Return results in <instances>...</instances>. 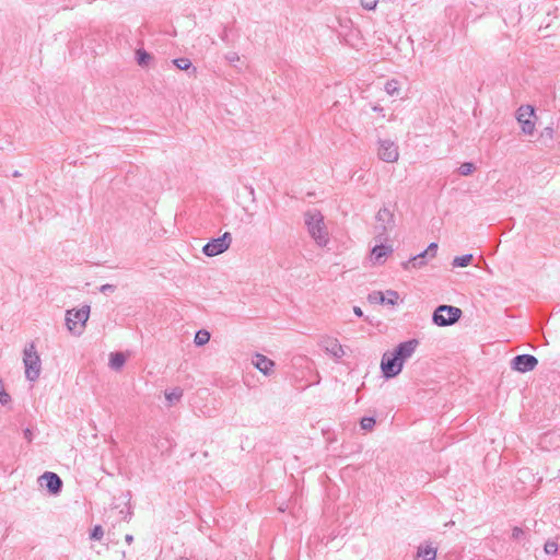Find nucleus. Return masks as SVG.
<instances>
[{"instance_id":"nucleus-1","label":"nucleus","mask_w":560,"mask_h":560,"mask_svg":"<svg viewBox=\"0 0 560 560\" xmlns=\"http://www.w3.org/2000/svg\"><path fill=\"white\" fill-rule=\"evenodd\" d=\"M305 224L312 238L319 245L328 243V232L323 214L317 210H310L304 214Z\"/></svg>"},{"instance_id":"nucleus-2","label":"nucleus","mask_w":560,"mask_h":560,"mask_svg":"<svg viewBox=\"0 0 560 560\" xmlns=\"http://www.w3.org/2000/svg\"><path fill=\"white\" fill-rule=\"evenodd\" d=\"M90 317V306L83 305L80 308H71L66 312V326L73 336H81Z\"/></svg>"},{"instance_id":"nucleus-3","label":"nucleus","mask_w":560,"mask_h":560,"mask_svg":"<svg viewBox=\"0 0 560 560\" xmlns=\"http://www.w3.org/2000/svg\"><path fill=\"white\" fill-rule=\"evenodd\" d=\"M23 363L26 380L30 382L37 381L42 372V360L34 343H30L24 348Z\"/></svg>"},{"instance_id":"nucleus-4","label":"nucleus","mask_w":560,"mask_h":560,"mask_svg":"<svg viewBox=\"0 0 560 560\" xmlns=\"http://www.w3.org/2000/svg\"><path fill=\"white\" fill-rule=\"evenodd\" d=\"M375 220V240L387 241L386 233L395 226L394 212L389 208L383 207L376 213Z\"/></svg>"},{"instance_id":"nucleus-5","label":"nucleus","mask_w":560,"mask_h":560,"mask_svg":"<svg viewBox=\"0 0 560 560\" xmlns=\"http://www.w3.org/2000/svg\"><path fill=\"white\" fill-rule=\"evenodd\" d=\"M462 316V310L452 305H440L432 315V322L440 327L455 324Z\"/></svg>"},{"instance_id":"nucleus-6","label":"nucleus","mask_w":560,"mask_h":560,"mask_svg":"<svg viewBox=\"0 0 560 560\" xmlns=\"http://www.w3.org/2000/svg\"><path fill=\"white\" fill-rule=\"evenodd\" d=\"M232 244V235L225 232L218 238L210 240L203 247L202 253L208 257H214L226 252Z\"/></svg>"},{"instance_id":"nucleus-7","label":"nucleus","mask_w":560,"mask_h":560,"mask_svg":"<svg viewBox=\"0 0 560 560\" xmlns=\"http://www.w3.org/2000/svg\"><path fill=\"white\" fill-rule=\"evenodd\" d=\"M377 156L386 163H395L399 159V148L393 140L381 139L377 147Z\"/></svg>"},{"instance_id":"nucleus-8","label":"nucleus","mask_w":560,"mask_h":560,"mask_svg":"<svg viewBox=\"0 0 560 560\" xmlns=\"http://www.w3.org/2000/svg\"><path fill=\"white\" fill-rule=\"evenodd\" d=\"M535 109L530 105H522L516 112V119L525 135H533L535 131Z\"/></svg>"},{"instance_id":"nucleus-9","label":"nucleus","mask_w":560,"mask_h":560,"mask_svg":"<svg viewBox=\"0 0 560 560\" xmlns=\"http://www.w3.org/2000/svg\"><path fill=\"white\" fill-rule=\"evenodd\" d=\"M381 371L385 378H393L402 371V366L401 363L398 362L397 357L390 351H386L381 360Z\"/></svg>"},{"instance_id":"nucleus-10","label":"nucleus","mask_w":560,"mask_h":560,"mask_svg":"<svg viewBox=\"0 0 560 560\" xmlns=\"http://www.w3.org/2000/svg\"><path fill=\"white\" fill-rule=\"evenodd\" d=\"M418 345H419V342L416 339L407 340V341L399 343L390 352L395 357H397L398 362H400L401 366L404 368V363L413 355Z\"/></svg>"},{"instance_id":"nucleus-11","label":"nucleus","mask_w":560,"mask_h":560,"mask_svg":"<svg viewBox=\"0 0 560 560\" xmlns=\"http://www.w3.org/2000/svg\"><path fill=\"white\" fill-rule=\"evenodd\" d=\"M538 364V360L530 354H520L513 358L511 366L513 370L517 372H528L533 371Z\"/></svg>"},{"instance_id":"nucleus-12","label":"nucleus","mask_w":560,"mask_h":560,"mask_svg":"<svg viewBox=\"0 0 560 560\" xmlns=\"http://www.w3.org/2000/svg\"><path fill=\"white\" fill-rule=\"evenodd\" d=\"M39 482L42 487H46L47 490L52 494H58L61 491L62 481L60 477L55 472H44L39 477Z\"/></svg>"},{"instance_id":"nucleus-13","label":"nucleus","mask_w":560,"mask_h":560,"mask_svg":"<svg viewBox=\"0 0 560 560\" xmlns=\"http://www.w3.org/2000/svg\"><path fill=\"white\" fill-rule=\"evenodd\" d=\"M376 244L371 250V259L374 264H383L385 259L393 253L392 245H385V241L375 240Z\"/></svg>"},{"instance_id":"nucleus-14","label":"nucleus","mask_w":560,"mask_h":560,"mask_svg":"<svg viewBox=\"0 0 560 560\" xmlns=\"http://www.w3.org/2000/svg\"><path fill=\"white\" fill-rule=\"evenodd\" d=\"M322 347L326 353L335 359H340L345 355V350L341 343L336 338L326 337L322 340Z\"/></svg>"},{"instance_id":"nucleus-15","label":"nucleus","mask_w":560,"mask_h":560,"mask_svg":"<svg viewBox=\"0 0 560 560\" xmlns=\"http://www.w3.org/2000/svg\"><path fill=\"white\" fill-rule=\"evenodd\" d=\"M370 301L378 302L382 304L395 305L398 302L399 294L394 290H387L386 292L374 291L369 295Z\"/></svg>"},{"instance_id":"nucleus-16","label":"nucleus","mask_w":560,"mask_h":560,"mask_svg":"<svg viewBox=\"0 0 560 560\" xmlns=\"http://www.w3.org/2000/svg\"><path fill=\"white\" fill-rule=\"evenodd\" d=\"M252 364L265 375L272 374L275 368V362L260 353L253 357Z\"/></svg>"},{"instance_id":"nucleus-17","label":"nucleus","mask_w":560,"mask_h":560,"mask_svg":"<svg viewBox=\"0 0 560 560\" xmlns=\"http://www.w3.org/2000/svg\"><path fill=\"white\" fill-rule=\"evenodd\" d=\"M436 559V547L430 542H423L419 545L416 560H435Z\"/></svg>"},{"instance_id":"nucleus-18","label":"nucleus","mask_w":560,"mask_h":560,"mask_svg":"<svg viewBox=\"0 0 560 560\" xmlns=\"http://www.w3.org/2000/svg\"><path fill=\"white\" fill-rule=\"evenodd\" d=\"M126 362V357L121 352L112 353L109 357V366L113 370H120Z\"/></svg>"},{"instance_id":"nucleus-19","label":"nucleus","mask_w":560,"mask_h":560,"mask_svg":"<svg viewBox=\"0 0 560 560\" xmlns=\"http://www.w3.org/2000/svg\"><path fill=\"white\" fill-rule=\"evenodd\" d=\"M210 340V332L208 330H198L195 335L194 342L196 346L201 347L208 343Z\"/></svg>"},{"instance_id":"nucleus-20","label":"nucleus","mask_w":560,"mask_h":560,"mask_svg":"<svg viewBox=\"0 0 560 560\" xmlns=\"http://www.w3.org/2000/svg\"><path fill=\"white\" fill-rule=\"evenodd\" d=\"M436 252H438V244L431 243L424 252L415 256V260H418V258L420 259V258H425V257L434 258L436 256Z\"/></svg>"},{"instance_id":"nucleus-21","label":"nucleus","mask_w":560,"mask_h":560,"mask_svg":"<svg viewBox=\"0 0 560 560\" xmlns=\"http://www.w3.org/2000/svg\"><path fill=\"white\" fill-rule=\"evenodd\" d=\"M474 257L471 254H466L463 256H457L453 259V267H467L471 261Z\"/></svg>"},{"instance_id":"nucleus-22","label":"nucleus","mask_w":560,"mask_h":560,"mask_svg":"<svg viewBox=\"0 0 560 560\" xmlns=\"http://www.w3.org/2000/svg\"><path fill=\"white\" fill-rule=\"evenodd\" d=\"M385 91L390 96H397L400 92V85L399 82L396 80H389L385 84Z\"/></svg>"},{"instance_id":"nucleus-23","label":"nucleus","mask_w":560,"mask_h":560,"mask_svg":"<svg viewBox=\"0 0 560 560\" xmlns=\"http://www.w3.org/2000/svg\"><path fill=\"white\" fill-rule=\"evenodd\" d=\"M136 59L139 66L144 67L151 60V55L148 54L145 50L138 49L136 51Z\"/></svg>"},{"instance_id":"nucleus-24","label":"nucleus","mask_w":560,"mask_h":560,"mask_svg":"<svg viewBox=\"0 0 560 560\" xmlns=\"http://www.w3.org/2000/svg\"><path fill=\"white\" fill-rule=\"evenodd\" d=\"M183 396V392L178 388L171 392H165V398L170 404L178 401Z\"/></svg>"},{"instance_id":"nucleus-25","label":"nucleus","mask_w":560,"mask_h":560,"mask_svg":"<svg viewBox=\"0 0 560 560\" xmlns=\"http://www.w3.org/2000/svg\"><path fill=\"white\" fill-rule=\"evenodd\" d=\"M476 167L471 162H465L458 167V173L462 176H468L475 172Z\"/></svg>"},{"instance_id":"nucleus-26","label":"nucleus","mask_w":560,"mask_h":560,"mask_svg":"<svg viewBox=\"0 0 560 560\" xmlns=\"http://www.w3.org/2000/svg\"><path fill=\"white\" fill-rule=\"evenodd\" d=\"M425 265L424 258H418V260H415V256L410 258L408 261L402 264L404 269L409 268H421Z\"/></svg>"},{"instance_id":"nucleus-27","label":"nucleus","mask_w":560,"mask_h":560,"mask_svg":"<svg viewBox=\"0 0 560 560\" xmlns=\"http://www.w3.org/2000/svg\"><path fill=\"white\" fill-rule=\"evenodd\" d=\"M173 63L180 70H188L191 67V61L188 58H177Z\"/></svg>"},{"instance_id":"nucleus-28","label":"nucleus","mask_w":560,"mask_h":560,"mask_svg":"<svg viewBox=\"0 0 560 560\" xmlns=\"http://www.w3.org/2000/svg\"><path fill=\"white\" fill-rule=\"evenodd\" d=\"M104 536V529L101 525H95L91 532V539L101 540Z\"/></svg>"},{"instance_id":"nucleus-29","label":"nucleus","mask_w":560,"mask_h":560,"mask_svg":"<svg viewBox=\"0 0 560 560\" xmlns=\"http://www.w3.org/2000/svg\"><path fill=\"white\" fill-rule=\"evenodd\" d=\"M361 5L369 11L376 9L378 0H360Z\"/></svg>"},{"instance_id":"nucleus-30","label":"nucleus","mask_w":560,"mask_h":560,"mask_svg":"<svg viewBox=\"0 0 560 560\" xmlns=\"http://www.w3.org/2000/svg\"><path fill=\"white\" fill-rule=\"evenodd\" d=\"M375 424L374 418L365 417L361 420V428L363 430H372Z\"/></svg>"},{"instance_id":"nucleus-31","label":"nucleus","mask_w":560,"mask_h":560,"mask_svg":"<svg viewBox=\"0 0 560 560\" xmlns=\"http://www.w3.org/2000/svg\"><path fill=\"white\" fill-rule=\"evenodd\" d=\"M544 549L547 555H555L558 551V545L555 541H547Z\"/></svg>"},{"instance_id":"nucleus-32","label":"nucleus","mask_w":560,"mask_h":560,"mask_svg":"<svg viewBox=\"0 0 560 560\" xmlns=\"http://www.w3.org/2000/svg\"><path fill=\"white\" fill-rule=\"evenodd\" d=\"M225 59L230 65L236 66V62H238L241 58H240L238 54L232 51V52L226 54Z\"/></svg>"},{"instance_id":"nucleus-33","label":"nucleus","mask_w":560,"mask_h":560,"mask_svg":"<svg viewBox=\"0 0 560 560\" xmlns=\"http://www.w3.org/2000/svg\"><path fill=\"white\" fill-rule=\"evenodd\" d=\"M540 137L545 138V139H548V140H552L553 139V129L551 127H546L541 131Z\"/></svg>"},{"instance_id":"nucleus-34","label":"nucleus","mask_w":560,"mask_h":560,"mask_svg":"<svg viewBox=\"0 0 560 560\" xmlns=\"http://www.w3.org/2000/svg\"><path fill=\"white\" fill-rule=\"evenodd\" d=\"M100 291L102 293H113L115 291V285L113 284H109V283H106V284H103L101 288H100Z\"/></svg>"},{"instance_id":"nucleus-35","label":"nucleus","mask_w":560,"mask_h":560,"mask_svg":"<svg viewBox=\"0 0 560 560\" xmlns=\"http://www.w3.org/2000/svg\"><path fill=\"white\" fill-rule=\"evenodd\" d=\"M524 532L520 527H514L512 530V537L514 539H520L523 536Z\"/></svg>"},{"instance_id":"nucleus-36","label":"nucleus","mask_w":560,"mask_h":560,"mask_svg":"<svg viewBox=\"0 0 560 560\" xmlns=\"http://www.w3.org/2000/svg\"><path fill=\"white\" fill-rule=\"evenodd\" d=\"M23 435H24V439L27 442H32L33 441V432H32L31 429H25L24 432H23Z\"/></svg>"},{"instance_id":"nucleus-37","label":"nucleus","mask_w":560,"mask_h":560,"mask_svg":"<svg viewBox=\"0 0 560 560\" xmlns=\"http://www.w3.org/2000/svg\"><path fill=\"white\" fill-rule=\"evenodd\" d=\"M9 400H10V395L8 393H5L4 390H2V406L8 404Z\"/></svg>"},{"instance_id":"nucleus-38","label":"nucleus","mask_w":560,"mask_h":560,"mask_svg":"<svg viewBox=\"0 0 560 560\" xmlns=\"http://www.w3.org/2000/svg\"><path fill=\"white\" fill-rule=\"evenodd\" d=\"M372 109H373L374 112H376V113H380V114L382 115V117H384V116H385V115H384V113H383V112H384V109H383V107H381L380 105H375V106H373V107H372Z\"/></svg>"},{"instance_id":"nucleus-39","label":"nucleus","mask_w":560,"mask_h":560,"mask_svg":"<svg viewBox=\"0 0 560 560\" xmlns=\"http://www.w3.org/2000/svg\"><path fill=\"white\" fill-rule=\"evenodd\" d=\"M353 313H354L357 316H359V317H361V316L363 315V312H362V310H361L359 306H354V307H353Z\"/></svg>"},{"instance_id":"nucleus-40","label":"nucleus","mask_w":560,"mask_h":560,"mask_svg":"<svg viewBox=\"0 0 560 560\" xmlns=\"http://www.w3.org/2000/svg\"><path fill=\"white\" fill-rule=\"evenodd\" d=\"M125 539L128 544H131L133 541L132 535H126Z\"/></svg>"},{"instance_id":"nucleus-41","label":"nucleus","mask_w":560,"mask_h":560,"mask_svg":"<svg viewBox=\"0 0 560 560\" xmlns=\"http://www.w3.org/2000/svg\"><path fill=\"white\" fill-rule=\"evenodd\" d=\"M178 560H189V559L182 557Z\"/></svg>"}]
</instances>
